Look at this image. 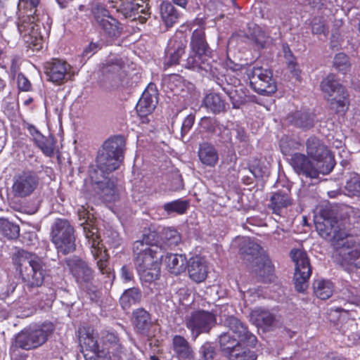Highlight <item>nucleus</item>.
Returning a JSON list of instances; mask_svg holds the SVG:
<instances>
[{
	"mask_svg": "<svg viewBox=\"0 0 360 360\" xmlns=\"http://www.w3.org/2000/svg\"><path fill=\"white\" fill-rule=\"evenodd\" d=\"M186 41L174 37L169 41L167 53L169 55L166 64L169 66L179 64L181 56L185 53Z\"/></svg>",
	"mask_w": 360,
	"mask_h": 360,
	"instance_id": "24",
	"label": "nucleus"
},
{
	"mask_svg": "<svg viewBox=\"0 0 360 360\" xmlns=\"http://www.w3.org/2000/svg\"><path fill=\"white\" fill-rule=\"evenodd\" d=\"M6 86V82L0 77V92L3 91V89Z\"/></svg>",
	"mask_w": 360,
	"mask_h": 360,
	"instance_id": "63",
	"label": "nucleus"
},
{
	"mask_svg": "<svg viewBox=\"0 0 360 360\" xmlns=\"http://www.w3.org/2000/svg\"><path fill=\"white\" fill-rule=\"evenodd\" d=\"M240 84V79L238 78H235L233 82V84L234 86L238 85Z\"/></svg>",
	"mask_w": 360,
	"mask_h": 360,
	"instance_id": "64",
	"label": "nucleus"
},
{
	"mask_svg": "<svg viewBox=\"0 0 360 360\" xmlns=\"http://www.w3.org/2000/svg\"><path fill=\"white\" fill-rule=\"evenodd\" d=\"M326 360H347L344 356L339 354L338 352H331L327 354Z\"/></svg>",
	"mask_w": 360,
	"mask_h": 360,
	"instance_id": "61",
	"label": "nucleus"
},
{
	"mask_svg": "<svg viewBox=\"0 0 360 360\" xmlns=\"http://www.w3.org/2000/svg\"><path fill=\"white\" fill-rule=\"evenodd\" d=\"M188 272L191 280L196 283L204 281L208 273L205 259L199 256L191 257L188 263Z\"/></svg>",
	"mask_w": 360,
	"mask_h": 360,
	"instance_id": "20",
	"label": "nucleus"
},
{
	"mask_svg": "<svg viewBox=\"0 0 360 360\" xmlns=\"http://www.w3.org/2000/svg\"><path fill=\"white\" fill-rule=\"evenodd\" d=\"M109 259L110 255H104L101 258L97 259L96 265L101 274L105 275L108 278L111 277L114 278L115 275L110 266Z\"/></svg>",
	"mask_w": 360,
	"mask_h": 360,
	"instance_id": "50",
	"label": "nucleus"
},
{
	"mask_svg": "<svg viewBox=\"0 0 360 360\" xmlns=\"http://www.w3.org/2000/svg\"><path fill=\"white\" fill-rule=\"evenodd\" d=\"M18 29L21 34L34 36L38 30V16L36 14H20Z\"/></svg>",
	"mask_w": 360,
	"mask_h": 360,
	"instance_id": "26",
	"label": "nucleus"
},
{
	"mask_svg": "<svg viewBox=\"0 0 360 360\" xmlns=\"http://www.w3.org/2000/svg\"><path fill=\"white\" fill-rule=\"evenodd\" d=\"M333 64L340 72H346L350 67L349 58L344 53H338L335 56Z\"/></svg>",
	"mask_w": 360,
	"mask_h": 360,
	"instance_id": "52",
	"label": "nucleus"
},
{
	"mask_svg": "<svg viewBox=\"0 0 360 360\" xmlns=\"http://www.w3.org/2000/svg\"><path fill=\"white\" fill-rule=\"evenodd\" d=\"M83 226L85 236L90 244L92 243V242L99 241L101 240L98 229L94 224L86 220L83 224Z\"/></svg>",
	"mask_w": 360,
	"mask_h": 360,
	"instance_id": "48",
	"label": "nucleus"
},
{
	"mask_svg": "<svg viewBox=\"0 0 360 360\" xmlns=\"http://www.w3.org/2000/svg\"><path fill=\"white\" fill-rule=\"evenodd\" d=\"M172 349L179 360H191L193 358V348L184 336L180 335L173 336Z\"/></svg>",
	"mask_w": 360,
	"mask_h": 360,
	"instance_id": "22",
	"label": "nucleus"
},
{
	"mask_svg": "<svg viewBox=\"0 0 360 360\" xmlns=\"http://www.w3.org/2000/svg\"><path fill=\"white\" fill-rule=\"evenodd\" d=\"M44 68L48 80L57 85H61L65 82L71 66L65 60L53 59L46 63Z\"/></svg>",
	"mask_w": 360,
	"mask_h": 360,
	"instance_id": "18",
	"label": "nucleus"
},
{
	"mask_svg": "<svg viewBox=\"0 0 360 360\" xmlns=\"http://www.w3.org/2000/svg\"><path fill=\"white\" fill-rule=\"evenodd\" d=\"M121 277L126 282L130 281L134 277L133 272L127 266L124 265L121 268Z\"/></svg>",
	"mask_w": 360,
	"mask_h": 360,
	"instance_id": "59",
	"label": "nucleus"
},
{
	"mask_svg": "<svg viewBox=\"0 0 360 360\" xmlns=\"http://www.w3.org/2000/svg\"><path fill=\"white\" fill-rule=\"evenodd\" d=\"M55 330V326L51 321L30 327L19 333L15 340L17 347L31 350L37 349L46 342Z\"/></svg>",
	"mask_w": 360,
	"mask_h": 360,
	"instance_id": "4",
	"label": "nucleus"
},
{
	"mask_svg": "<svg viewBox=\"0 0 360 360\" xmlns=\"http://www.w3.org/2000/svg\"><path fill=\"white\" fill-rule=\"evenodd\" d=\"M101 49V44L98 42H91L83 51L84 56H92Z\"/></svg>",
	"mask_w": 360,
	"mask_h": 360,
	"instance_id": "57",
	"label": "nucleus"
},
{
	"mask_svg": "<svg viewBox=\"0 0 360 360\" xmlns=\"http://www.w3.org/2000/svg\"><path fill=\"white\" fill-rule=\"evenodd\" d=\"M198 157L201 162L209 167H214L218 162L219 155L215 147L207 142L200 144Z\"/></svg>",
	"mask_w": 360,
	"mask_h": 360,
	"instance_id": "28",
	"label": "nucleus"
},
{
	"mask_svg": "<svg viewBox=\"0 0 360 360\" xmlns=\"http://www.w3.org/2000/svg\"><path fill=\"white\" fill-rule=\"evenodd\" d=\"M3 235L9 240H15L20 236V226L10 221H5L2 224Z\"/></svg>",
	"mask_w": 360,
	"mask_h": 360,
	"instance_id": "46",
	"label": "nucleus"
},
{
	"mask_svg": "<svg viewBox=\"0 0 360 360\" xmlns=\"http://www.w3.org/2000/svg\"><path fill=\"white\" fill-rule=\"evenodd\" d=\"M203 104L214 114H220L226 111L227 103L225 99L219 94L215 92L207 94L204 98Z\"/></svg>",
	"mask_w": 360,
	"mask_h": 360,
	"instance_id": "31",
	"label": "nucleus"
},
{
	"mask_svg": "<svg viewBox=\"0 0 360 360\" xmlns=\"http://www.w3.org/2000/svg\"><path fill=\"white\" fill-rule=\"evenodd\" d=\"M226 67L227 70H231L236 75L239 76L240 73H242L243 67L242 65L235 63L231 60L229 59L226 61Z\"/></svg>",
	"mask_w": 360,
	"mask_h": 360,
	"instance_id": "58",
	"label": "nucleus"
},
{
	"mask_svg": "<svg viewBox=\"0 0 360 360\" xmlns=\"http://www.w3.org/2000/svg\"><path fill=\"white\" fill-rule=\"evenodd\" d=\"M39 0H19L18 8L20 14H36Z\"/></svg>",
	"mask_w": 360,
	"mask_h": 360,
	"instance_id": "47",
	"label": "nucleus"
},
{
	"mask_svg": "<svg viewBox=\"0 0 360 360\" xmlns=\"http://www.w3.org/2000/svg\"><path fill=\"white\" fill-rule=\"evenodd\" d=\"M188 207V201L181 199H178L172 202H167L163 206L165 211H166L168 214L176 212L178 214H185Z\"/></svg>",
	"mask_w": 360,
	"mask_h": 360,
	"instance_id": "44",
	"label": "nucleus"
},
{
	"mask_svg": "<svg viewBox=\"0 0 360 360\" xmlns=\"http://www.w3.org/2000/svg\"><path fill=\"white\" fill-rule=\"evenodd\" d=\"M292 205L290 190H278L271 195L268 207L274 214L280 215L283 209H286Z\"/></svg>",
	"mask_w": 360,
	"mask_h": 360,
	"instance_id": "19",
	"label": "nucleus"
},
{
	"mask_svg": "<svg viewBox=\"0 0 360 360\" xmlns=\"http://www.w3.org/2000/svg\"><path fill=\"white\" fill-rule=\"evenodd\" d=\"M40 185L39 172L25 168L19 171L13 178L11 186L14 197L26 198L32 195Z\"/></svg>",
	"mask_w": 360,
	"mask_h": 360,
	"instance_id": "9",
	"label": "nucleus"
},
{
	"mask_svg": "<svg viewBox=\"0 0 360 360\" xmlns=\"http://www.w3.org/2000/svg\"><path fill=\"white\" fill-rule=\"evenodd\" d=\"M262 247L256 243L249 241L240 249V255L245 260L257 263L264 255L261 254Z\"/></svg>",
	"mask_w": 360,
	"mask_h": 360,
	"instance_id": "36",
	"label": "nucleus"
},
{
	"mask_svg": "<svg viewBox=\"0 0 360 360\" xmlns=\"http://www.w3.org/2000/svg\"><path fill=\"white\" fill-rule=\"evenodd\" d=\"M259 271L258 274L261 281L270 283L274 276V266L271 259L266 255L261 257L257 261Z\"/></svg>",
	"mask_w": 360,
	"mask_h": 360,
	"instance_id": "35",
	"label": "nucleus"
},
{
	"mask_svg": "<svg viewBox=\"0 0 360 360\" xmlns=\"http://www.w3.org/2000/svg\"><path fill=\"white\" fill-rule=\"evenodd\" d=\"M79 330V343L83 349L89 351L94 354V360H111V356L105 353V349H100L98 343V338L94 333V330L88 328Z\"/></svg>",
	"mask_w": 360,
	"mask_h": 360,
	"instance_id": "15",
	"label": "nucleus"
},
{
	"mask_svg": "<svg viewBox=\"0 0 360 360\" xmlns=\"http://www.w3.org/2000/svg\"><path fill=\"white\" fill-rule=\"evenodd\" d=\"M218 342L220 351L226 359L241 344L245 345V342L241 341L238 338L236 339L229 332L222 333L219 335Z\"/></svg>",
	"mask_w": 360,
	"mask_h": 360,
	"instance_id": "27",
	"label": "nucleus"
},
{
	"mask_svg": "<svg viewBox=\"0 0 360 360\" xmlns=\"http://www.w3.org/2000/svg\"><path fill=\"white\" fill-rule=\"evenodd\" d=\"M141 299V292L138 288H131L126 290L120 299V303L124 309H129L132 304Z\"/></svg>",
	"mask_w": 360,
	"mask_h": 360,
	"instance_id": "39",
	"label": "nucleus"
},
{
	"mask_svg": "<svg viewBox=\"0 0 360 360\" xmlns=\"http://www.w3.org/2000/svg\"><path fill=\"white\" fill-rule=\"evenodd\" d=\"M51 241L63 255L76 250L75 229L65 219H56L51 227Z\"/></svg>",
	"mask_w": 360,
	"mask_h": 360,
	"instance_id": "6",
	"label": "nucleus"
},
{
	"mask_svg": "<svg viewBox=\"0 0 360 360\" xmlns=\"http://www.w3.org/2000/svg\"><path fill=\"white\" fill-rule=\"evenodd\" d=\"M64 263L79 288L86 290L89 295H95L96 286L92 285L95 271L89 264L77 255L65 258Z\"/></svg>",
	"mask_w": 360,
	"mask_h": 360,
	"instance_id": "5",
	"label": "nucleus"
},
{
	"mask_svg": "<svg viewBox=\"0 0 360 360\" xmlns=\"http://www.w3.org/2000/svg\"><path fill=\"white\" fill-rule=\"evenodd\" d=\"M101 341L103 343L101 349H105V353L109 354L110 356L112 354L114 356L120 357L123 352V347L120 342L116 332L103 331L101 334Z\"/></svg>",
	"mask_w": 360,
	"mask_h": 360,
	"instance_id": "21",
	"label": "nucleus"
},
{
	"mask_svg": "<svg viewBox=\"0 0 360 360\" xmlns=\"http://www.w3.org/2000/svg\"><path fill=\"white\" fill-rule=\"evenodd\" d=\"M191 53L186 59V68L195 69L200 68L204 62L205 56H210L211 49L206 40L205 30L195 29L191 37Z\"/></svg>",
	"mask_w": 360,
	"mask_h": 360,
	"instance_id": "11",
	"label": "nucleus"
},
{
	"mask_svg": "<svg viewBox=\"0 0 360 360\" xmlns=\"http://www.w3.org/2000/svg\"><path fill=\"white\" fill-rule=\"evenodd\" d=\"M133 324L139 333H147L151 324L150 314L143 308L137 309L133 312Z\"/></svg>",
	"mask_w": 360,
	"mask_h": 360,
	"instance_id": "34",
	"label": "nucleus"
},
{
	"mask_svg": "<svg viewBox=\"0 0 360 360\" xmlns=\"http://www.w3.org/2000/svg\"><path fill=\"white\" fill-rule=\"evenodd\" d=\"M329 108L335 115L345 116L349 109L350 95L348 90L341 91V93L327 98Z\"/></svg>",
	"mask_w": 360,
	"mask_h": 360,
	"instance_id": "23",
	"label": "nucleus"
},
{
	"mask_svg": "<svg viewBox=\"0 0 360 360\" xmlns=\"http://www.w3.org/2000/svg\"><path fill=\"white\" fill-rule=\"evenodd\" d=\"M290 256L295 263L294 284L297 292H302L308 287V281L312 273L309 258L307 252L302 249L293 248Z\"/></svg>",
	"mask_w": 360,
	"mask_h": 360,
	"instance_id": "10",
	"label": "nucleus"
},
{
	"mask_svg": "<svg viewBox=\"0 0 360 360\" xmlns=\"http://www.w3.org/2000/svg\"><path fill=\"white\" fill-rule=\"evenodd\" d=\"M251 316L258 324L264 326H271L275 321L274 315L262 308H256L252 310Z\"/></svg>",
	"mask_w": 360,
	"mask_h": 360,
	"instance_id": "41",
	"label": "nucleus"
},
{
	"mask_svg": "<svg viewBox=\"0 0 360 360\" xmlns=\"http://www.w3.org/2000/svg\"><path fill=\"white\" fill-rule=\"evenodd\" d=\"M133 255L141 279L150 283L159 278L161 261L163 259L160 248H153L141 242H134Z\"/></svg>",
	"mask_w": 360,
	"mask_h": 360,
	"instance_id": "2",
	"label": "nucleus"
},
{
	"mask_svg": "<svg viewBox=\"0 0 360 360\" xmlns=\"http://www.w3.org/2000/svg\"><path fill=\"white\" fill-rule=\"evenodd\" d=\"M306 148L309 157L317 162H326V168L321 170L322 174H329L333 169L335 165L334 158L319 139L315 136L308 138L306 141Z\"/></svg>",
	"mask_w": 360,
	"mask_h": 360,
	"instance_id": "14",
	"label": "nucleus"
},
{
	"mask_svg": "<svg viewBox=\"0 0 360 360\" xmlns=\"http://www.w3.org/2000/svg\"><path fill=\"white\" fill-rule=\"evenodd\" d=\"M174 1V4H176V5L182 7V8H186V5H187V3H188V0H172Z\"/></svg>",
	"mask_w": 360,
	"mask_h": 360,
	"instance_id": "62",
	"label": "nucleus"
},
{
	"mask_svg": "<svg viewBox=\"0 0 360 360\" xmlns=\"http://www.w3.org/2000/svg\"><path fill=\"white\" fill-rule=\"evenodd\" d=\"M224 326L235 333L238 338L245 342V345L255 347L257 344V338L249 330L245 323L237 317L227 316L223 320Z\"/></svg>",
	"mask_w": 360,
	"mask_h": 360,
	"instance_id": "16",
	"label": "nucleus"
},
{
	"mask_svg": "<svg viewBox=\"0 0 360 360\" xmlns=\"http://www.w3.org/2000/svg\"><path fill=\"white\" fill-rule=\"evenodd\" d=\"M347 195L350 196H360V176L354 175L347 181L345 186Z\"/></svg>",
	"mask_w": 360,
	"mask_h": 360,
	"instance_id": "49",
	"label": "nucleus"
},
{
	"mask_svg": "<svg viewBox=\"0 0 360 360\" xmlns=\"http://www.w3.org/2000/svg\"><path fill=\"white\" fill-rule=\"evenodd\" d=\"M199 126L203 131L214 134L219 129L220 124L215 117H203L199 122Z\"/></svg>",
	"mask_w": 360,
	"mask_h": 360,
	"instance_id": "45",
	"label": "nucleus"
},
{
	"mask_svg": "<svg viewBox=\"0 0 360 360\" xmlns=\"http://www.w3.org/2000/svg\"><path fill=\"white\" fill-rule=\"evenodd\" d=\"M290 165L294 171L298 174H302L306 177L316 179L321 171H319L310 160L308 156L303 153H295L289 160Z\"/></svg>",
	"mask_w": 360,
	"mask_h": 360,
	"instance_id": "17",
	"label": "nucleus"
},
{
	"mask_svg": "<svg viewBox=\"0 0 360 360\" xmlns=\"http://www.w3.org/2000/svg\"><path fill=\"white\" fill-rule=\"evenodd\" d=\"M161 18L167 27H172L178 22L180 13L174 6L168 1H163L160 6Z\"/></svg>",
	"mask_w": 360,
	"mask_h": 360,
	"instance_id": "30",
	"label": "nucleus"
},
{
	"mask_svg": "<svg viewBox=\"0 0 360 360\" xmlns=\"http://www.w3.org/2000/svg\"><path fill=\"white\" fill-rule=\"evenodd\" d=\"M17 83L19 89L21 91H29L32 89L30 80L22 73L18 75Z\"/></svg>",
	"mask_w": 360,
	"mask_h": 360,
	"instance_id": "56",
	"label": "nucleus"
},
{
	"mask_svg": "<svg viewBox=\"0 0 360 360\" xmlns=\"http://www.w3.org/2000/svg\"><path fill=\"white\" fill-rule=\"evenodd\" d=\"M320 87L321 91L328 96V98L334 96V94H337L341 93V91H344L347 90V88L343 86L336 79L334 74L328 75L321 82Z\"/></svg>",
	"mask_w": 360,
	"mask_h": 360,
	"instance_id": "32",
	"label": "nucleus"
},
{
	"mask_svg": "<svg viewBox=\"0 0 360 360\" xmlns=\"http://www.w3.org/2000/svg\"><path fill=\"white\" fill-rule=\"evenodd\" d=\"M326 31V25L321 23H314L312 26V33L314 34H325Z\"/></svg>",
	"mask_w": 360,
	"mask_h": 360,
	"instance_id": "60",
	"label": "nucleus"
},
{
	"mask_svg": "<svg viewBox=\"0 0 360 360\" xmlns=\"http://www.w3.org/2000/svg\"><path fill=\"white\" fill-rule=\"evenodd\" d=\"M164 262L171 274L179 275L185 271L187 259L184 255L167 253Z\"/></svg>",
	"mask_w": 360,
	"mask_h": 360,
	"instance_id": "25",
	"label": "nucleus"
},
{
	"mask_svg": "<svg viewBox=\"0 0 360 360\" xmlns=\"http://www.w3.org/2000/svg\"><path fill=\"white\" fill-rule=\"evenodd\" d=\"M250 85L252 89L261 95H270L277 90L276 82L271 70L261 66H254L247 70Z\"/></svg>",
	"mask_w": 360,
	"mask_h": 360,
	"instance_id": "12",
	"label": "nucleus"
},
{
	"mask_svg": "<svg viewBox=\"0 0 360 360\" xmlns=\"http://www.w3.org/2000/svg\"><path fill=\"white\" fill-rule=\"evenodd\" d=\"M217 321V314L214 311L200 309L191 311L184 320L185 326L194 340L202 333H210Z\"/></svg>",
	"mask_w": 360,
	"mask_h": 360,
	"instance_id": "8",
	"label": "nucleus"
},
{
	"mask_svg": "<svg viewBox=\"0 0 360 360\" xmlns=\"http://www.w3.org/2000/svg\"><path fill=\"white\" fill-rule=\"evenodd\" d=\"M37 134L34 137L36 146L41 150L43 154L49 158L55 155L56 140L53 135L45 136L36 130Z\"/></svg>",
	"mask_w": 360,
	"mask_h": 360,
	"instance_id": "29",
	"label": "nucleus"
},
{
	"mask_svg": "<svg viewBox=\"0 0 360 360\" xmlns=\"http://www.w3.org/2000/svg\"><path fill=\"white\" fill-rule=\"evenodd\" d=\"M91 13L96 22L109 38H118L123 30L122 25L110 15L106 7L100 3L91 6Z\"/></svg>",
	"mask_w": 360,
	"mask_h": 360,
	"instance_id": "13",
	"label": "nucleus"
},
{
	"mask_svg": "<svg viewBox=\"0 0 360 360\" xmlns=\"http://www.w3.org/2000/svg\"><path fill=\"white\" fill-rule=\"evenodd\" d=\"M101 190V197L107 202H114L118 197L115 181L107 179L105 181L98 183Z\"/></svg>",
	"mask_w": 360,
	"mask_h": 360,
	"instance_id": "37",
	"label": "nucleus"
},
{
	"mask_svg": "<svg viewBox=\"0 0 360 360\" xmlns=\"http://www.w3.org/2000/svg\"><path fill=\"white\" fill-rule=\"evenodd\" d=\"M181 237L175 229L164 228L160 233V247L162 249L172 248L180 243Z\"/></svg>",
	"mask_w": 360,
	"mask_h": 360,
	"instance_id": "33",
	"label": "nucleus"
},
{
	"mask_svg": "<svg viewBox=\"0 0 360 360\" xmlns=\"http://www.w3.org/2000/svg\"><path fill=\"white\" fill-rule=\"evenodd\" d=\"M199 352L204 360H217L216 347L211 342H205L200 347Z\"/></svg>",
	"mask_w": 360,
	"mask_h": 360,
	"instance_id": "51",
	"label": "nucleus"
},
{
	"mask_svg": "<svg viewBox=\"0 0 360 360\" xmlns=\"http://www.w3.org/2000/svg\"><path fill=\"white\" fill-rule=\"evenodd\" d=\"M125 140L122 135L110 137L103 144L96 158V165L103 173L109 174L119 168L124 159Z\"/></svg>",
	"mask_w": 360,
	"mask_h": 360,
	"instance_id": "3",
	"label": "nucleus"
},
{
	"mask_svg": "<svg viewBox=\"0 0 360 360\" xmlns=\"http://www.w3.org/2000/svg\"><path fill=\"white\" fill-rule=\"evenodd\" d=\"M313 286L315 295L321 300H327L333 295V284L328 280H316Z\"/></svg>",
	"mask_w": 360,
	"mask_h": 360,
	"instance_id": "38",
	"label": "nucleus"
},
{
	"mask_svg": "<svg viewBox=\"0 0 360 360\" xmlns=\"http://www.w3.org/2000/svg\"><path fill=\"white\" fill-rule=\"evenodd\" d=\"M28 255L29 257H26L27 265L20 269L22 280L30 293L39 288L36 296L40 304L50 305L56 298V290L52 287L42 285L46 274L43 262L35 255Z\"/></svg>",
	"mask_w": 360,
	"mask_h": 360,
	"instance_id": "1",
	"label": "nucleus"
},
{
	"mask_svg": "<svg viewBox=\"0 0 360 360\" xmlns=\"http://www.w3.org/2000/svg\"><path fill=\"white\" fill-rule=\"evenodd\" d=\"M344 260L349 265L360 269V248L349 251L344 257Z\"/></svg>",
	"mask_w": 360,
	"mask_h": 360,
	"instance_id": "54",
	"label": "nucleus"
},
{
	"mask_svg": "<svg viewBox=\"0 0 360 360\" xmlns=\"http://www.w3.org/2000/svg\"><path fill=\"white\" fill-rule=\"evenodd\" d=\"M91 252L96 260L101 258L104 255H108V250L102 243L101 240L91 243Z\"/></svg>",
	"mask_w": 360,
	"mask_h": 360,
	"instance_id": "53",
	"label": "nucleus"
},
{
	"mask_svg": "<svg viewBox=\"0 0 360 360\" xmlns=\"http://www.w3.org/2000/svg\"><path fill=\"white\" fill-rule=\"evenodd\" d=\"M149 0H108L125 18L143 24L150 17Z\"/></svg>",
	"mask_w": 360,
	"mask_h": 360,
	"instance_id": "7",
	"label": "nucleus"
},
{
	"mask_svg": "<svg viewBox=\"0 0 360 360\" xmlns=\"http://www.w3.org/2000/svg\"><path fill=\"white\" fill-rule=\"evenodd\" d=\"M195 123V115L193 113L187 115L183 121L181 128V136H184L191 129L193 124Z\"/></svg>",
	"mask_w": 360,
	"mask_h": 360,
	"instance_id": "55",
	"label": "nucleus"
},
{
	"mask_svg": "<svg viewBox=\"0 0 360 360\" xmlns=\"http://www.w3.org/2000/svg\"><path fill=\"white\" fill-rule=\"evenodd\" d=\"M153 98L149 94L143 93L139 98L136 110L140 117H145L151 113L154 109Z\"/></svg>",
	"mask_w": 360,
	"mask_h": 360,
	"instance_id": "42",
	"label": "nucleus"
},
{
	"mask_svg": "<svg viewBox=\"0 0 360 360\" xmlns=\"http://www.w3.org/2000/svg\"><path fill=\"white\" fill-rule=\"evenodd\" d=\"M135 242H141L143 244H146L148 246H153L158 248H160V233L155 230L151 229H145L143 231V236L141 240H136Z\"/></svg>",
	"mask_w": 360,
	"mask_h": 360,
	"instance_id": "43",
	"label": "nucleus"
},
{
	"mask_svg": "<svg viewBox=\"0 0 360 360\" xmlns=\"http://www.w3.org/2000/svg\"><path fill=\"white\" fill-rule=\"evenodd\" d=\"M249 347L251 346L241 344L230 354L228 360H257V354Z\"/></svg>",
	"mask_w": 360,
	"mask_h": 360,
	"instance_id": "40",
	"label": "nucleus"
}]
</instances>
